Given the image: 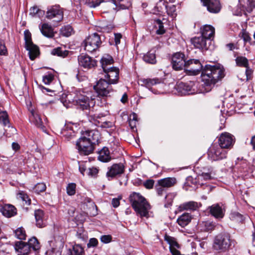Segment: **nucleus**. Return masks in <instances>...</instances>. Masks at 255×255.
I'll use <instances>...</instances> for the list:
<instances>
[{
    "mask_svg": "<svg viewBox=\"0 0 255 255\" xmlns=\"http://www.w3.org/2000/svg\"><path fill=\"white\" fill-rule=\"evenodd\" d=\"M184 70L190 75H197L202 71L201 77L206 86V92L211 90L212 87L225 76V70L220 66H203L199 60L190 59L186 61Z\"/></svg>",
    "mask_w": 255,
    "mask_h": 255,
    "instance_id": "1",
    "label": "nucleus"
},
{
    "mask_svg": "<svg viewBox=\"0 0 255 255\" xmlns=\"http://www.w3.org/2000/svg\"><path fill=\"white\" fill-rule=\"evenodd\" d=\"M129 200L138 215L140 217H149L151 206L143 196L138 193L132 192L129 196Z\"/></svg>",
    "mask_w": 255,
    "mask_h": 255,
    "instance_id": "2",
    "label": "nucleus"
},
{
    "mask_svg": "<svg viewBox=\"0 0 255 255\" xmlns=\"http://www.w3.org/2000/svg\"><path fill=\"white\" fill-rule=\"evenodd\" d=\"M97 97L91 92L79 91L75 93L73 102L77 108L82 110H88L95 106Z\"/></svg>",
    "mask_w": 255,
    "mask_h": 255,
    "instance_id": "3",
    "label": "nucleus"
},
{
    "mask_svg": "<svg viewBox=\"0 0 255 255\" xmlns=\"http://www.w3.org/2000/svg\"><path fill=\"white\" fill-rule=\"evenodd\" d=\"M14 248L18 255H38L40 245L37 239L33 237L30 239L27 243L22 241L16 242Z\"/></svg>",
    "mask_w": 255,
    "mask_h": 255,
    "instance_id": "4",
    "label": "nucleus"
},
{
    "mask_svg": "<svg viewBox=\"0 0 255 255\" xmlns=\"http://www.w3.org/2000/svg\"><path fill=\"white\" fill-rule=\"evenodd\" d=\"M236 241L231 238V236L227 233H222L217 235L214 241V248L221 252H226L232 247H234Z\"/></svg>",
    "mask_w": 255,
    "mask_h": 255,
    "instance_id": "5",
    "label": "nucleus"
},
{
    "mask_svg": "<svg viewBox=\"0 0 255 255\" xmlns=\"http://www.w3.org/2000/svg\"><path fill=\"white\" fill-rule=\"evenodd\" d=\"M113 61L111 57L109 59L103 57L101 59L102 67L106 73L105 78L112 84H117L119 80V70L115 67H111V64Z\"/></svg>",
    "mask_w": 255,
    "mask_h": 255,
    "instance_id": "6",
    "label": "nucleus"
},
{
    "mask_svg": "<svg viewBox=\"0 0 255 255\" xmlns=\"http://www.w3.org/2000/svg\"><path fill=\"white\" fill-rule=\"evenodd\" d=\"M101 44L100 36L97 33L90 35L84 41L85 50L89 52H93L97 50Z\"/></svg>",
    "mask_w": 255,
    "mask_h": 255,
    "instance_id": "7",
    "label": "nucleus"
},
{
    "mask_svg": "<svg viewBox=\"0 0 255 255\" xmlns=\"http://www.w3.org/2000/svg\"><path fill=\"white\" fill-rule=\"evenodd\" d=\"M111 84L108 81L101 78L97 82L94 88L100 96L103 97L110 96L111 94L113 92Z\"/></svg>",
    "mask_w": 255,
    "mask_h": 255,
    "instance_id": "8",
    "label": "nucleus"
},
{
    "mask_svg": "<svg viewBox=\"0 0 255 255\" xmlns=\"http://www.w3.org/2000/svg\"><path fill=\"white\" fill-rule=\"evenodd\" d=\"M227 150L220 145L213 144L208 151V158L213 161L221 160L226 158Z\"/></svg>",
    "mask_w": 255,
    "mask_h": 255,
    "instance_id": "9",
    "label": "nucleus"
},
{
    "mask_svg": "<svg viewBox=\"0 0 255 255\" xmlns=\"http://www.w3.org/2000/svg\"><path fill=\"white\" fill-rule=\"evenodd\" d=\"M94 145L86 139L82 137L76 142V148L81 155H87L92 153L94 149Z\"/></svg>",
    "mask_w": 255,
    "mask_h": 255,
    "instance_id": "10",
    "label": "nucleus"
},
{
    "mask_svg": "<svg viewBox=\"0 0 255 255\" xmlns=\"http://www.w3.org/2000/svg\"><path fill=\"white\" fill-rule=\"evenodd\" d=\"M46 17L53 22H58L63 18V12L59 5H53L48 8Z\"/></svg>",
    "mask_w": 255,
    "mask_h": 255,
    "instance_id": "11",
    "label": "nucleus"
},
{
    "mask_svg": "<svg viewBox=\"0 0 255 255\" xmlns=\"http://www.w3.org/2000/svg\"><path fill=\"white\" fill-rule=\"evenodd\" d=\"M186 61L185 55L183 53L177 52L173 54L172 57V67L175 70L184 69Z\"/></svg>",
    "mask_w": 255,
    "mask_h": 255,
    "instance_id": "12",
    "label": "nucleus"
},
{
    "mask_svg": "<svg viewBox=\"0 0 255 255\" xmlns=\"http://www.w3.org/2000/svg\"><path fill=\"white\" fill-rule=\"evenodd\" d=\"M78 60L79 65L86 69H91L97 65V61L86 54H80Z\"/></svg>",
    "mask_w": 255,
    "mask_h": 255,
    "instance_id": "13",
    "label": "nucleus"
},
{
    "mask_svg": "<svg viewBox=\"0 0 255 255\" xmlns=\"http://www.w3.org/2000/svg\"><path fill=\"white\" fill-rule=\"evenodd\" d=\"M108 169L109 170L106 174L107 177L113 178L124 173L125 166L122 163H116L112 165Z\"/></svg>",
    "mask_w": 255,
    "mask_h": 255,
    "instance_id": "14",
    "label": "nucleus"
},
{
    "mask_svg": "<svg viewBox=\"0 0 255 255\" xmlns=\"http://www.w3.org/2000/svg\"><path fill=\"white\" fill-rule=\"evenodd\" d=\"M192 44L195 47L203 50H207L211 43L209 40L202 35L199 37H195L191 40Z\"/></svg>",
    "mask_w": 255,
    "mask_h": 255,
    "instance_id": "15",
    "label": "nucleus"
},
{
    "mask_svg": "<svg viewBox=\"0 0 255 255\" xmlns=\"http://www.w3.org/2000/svg\"><path fill=\"white\" fill-rule=\"evenodd\" d=\"M234 143L233 136L228 132L222 133L219 138V143L222 147L228 149L231 148Z\"/></svg>",
    "mask_w": 255,
    "mask_h": 255,
    "instance_id": "16",
    "label": "nucleus"
},
{
    "mask_svg": "<svg viewBox=\"0 0 255 255\" xmlns=\"http://www.w3.org/2000/svg\"><path fill=\"white\" fill-rule=\"evenodd\" d=\"M208 209H209L210 213L215 218L222 219L225 215V209L222 204L219 203L215 204L210 206Z\"/></svg>",
    "mask_w": 255,
    "mask_h": 255,
    "instance_id": "17",
    "label": "nucleus"
},
{
    "mask_svg": "<svg viewBox=\"0 0 255 255\" xmlns=\"http://www.w3.org/2000/svg\"><path fill=\"white\" fill-rule=\"evenodd\" d=\"M204 6L207 7L208 10L212 13H218L221 8V3L219 0H201Z\"/></svg>",
    "mask_w": 255,
    "mask_h": 255,
    "instance_id": "18",
    "label": "nucleus"
},
{
    "mask_svg": "<svg viewBox=\"0 0 255 255\" xmlns=\"http://www.w3.org/2000/svg\"><path fill=\"white\" fill-rule=\"evenodd\" d=\"M82 135L81 137L86 139L88 141L94 144L98 143L99 140L100 133L98 130H87L83 131Z\"/></svg>",
    "mask_w": 255,
    "mask_h": 255,
    "instance_id": "19",
    "label": "nucleus"
},
{
    "mask_svg": "<svg viewBox=\"0 0 255 255\" xmlns=\"http://www.w3.org/2000/svg\"><path fill=\"white\" fill-rule=\"evenodd\" d=\"M103 116L100 115L94 114L89 116V120L96 126L103 128H108L112 127V123L109 122H103Z\"/></svg>",
    "mask_w": 255,
    "mask_h": 255,
    "instance_id": "20",
    "label": "nucleus"
},
{
    "mask_svg": "<svg viewBox=\"0 0 255 255\" xmlns=\"http://www.w3.org/2000/svg\"><path fill=\"white\" fill-rule=\"evenodd\" d=\"M30 120L38 128L44 130L45 127L39 113L36 110H31Z\"/></svg>",
    "mask_w": 255,
    "mask_h": 255,
    "instance_id": "21",
    "label": "nucleus"
},
{
    "mask_svg": "<svg viewBox=\"0 0 255 255\" xmlns=\"http://www.w3.org/2000/svg\"><path fill=\"white\" fill-rule=\"evenodd\" d=\"M141 83V86H144L149 89H151L152 86L160 84L163 82V80L161 78H141L140 79Z\"/></svg>",
    "mask_w": 255,
    "mask_h": 255,
    "instance_id": "22",
    "label": "nucleus"
},
{
    "mask_svg": "<svg viewBox=\"0 0 255 255\" xmlns=\"http://www.w3.org/2000/svg\"><path fill=\"white\" fill-rule=\"evenodd\" d=\"M2 215L6 217L10 218L16 214V209L10 204H5L0 209Z\"/></svg>",
    "mask_w": 255,
    "mask_h": 255,
    "instance_id": "23",
    "label": "nucleus"
},
{
    "mask_svg": "<svg viewBox=\"0 0 255 255\" xmlns=\"http://www.w3.org/2000/svg\"><path fill=\"white\" fill-rule=\"evenodd\" d=\"M112 1L116 5L114 9L117 10L128 9L131 5L129 0H112Z\"/></svg>",
    "mask_w": 255,
    "mask_h": 255,
    "instance_id": "24",
    "label": "nucleus"
},
{
    "mask_svg": "<svg viewBox=\"0 0 255 255\" xmlns=\"http://www.w3.org/2000/svg\"><path fill=\"white\" fill-rule=\"evenodd\" d=\"M25 48L28 51L29 58L31 60H33L39 55V50L37 46L31 43L25 46Z\"/></svg>",
    "mask_w": 255,
    "mask_h": 255,
    "instance_id": "25",
    "label": "nucleus"
},
{
    "mask_svg": "<svg viewBox=\"0 0 255 255\" xmlns=\"http://www.w3.org/2000/svg\"><path fill=\"white\" fill-rule=\"evenodd\" d=\"M201 33L203 36L210 40L214 36L215 28L210 25H205L202 29Z\"/></svg>",
    "mask_w": 255,
    "mask_h": 255,
    "instance_id": "26",
    "label": "nucleus"
},
{
    "mask_svg": "<svg viewBox=\"0 0 255 255\" xmlns=\"http://www.w3.org/2000/svg\"><path fill=\"white\" fill-rule=\"evenodd\" d=\"M40 29L42 34L48 38H52L54 36V29L48 23L42 24Z\"/></svg>",
    "mask_w": 255,
    "mask_h": 255,
    "instance_id": "27",
    "label": "nucleus"
},
{
    "mask_svg": "<svg viewBox=\"0 0 255 255\" xmlns=\"http://www.w3.org/2000/svg\"><path fill=\"white\" fill-rule=\"evenodd\" d=\"M34 216L36 221V225L39 228H42L45 226L46 223L44 221V213L41 210L35 211Z\"/></svg>",
    "mask_w": 255,
    "mask_h": 255,
    "instance_id": "28",
    "label": "nucleus"
},
{
    "mask_svg": "<svg viewBox=\"0 0 255 255\" xmlns=\"http://www.w3.org/2000/svg\"><path fill=\"white\" fill-rule=\"evenodd\" d=\"M157 182L160 185L167 189L176 183V179L174 177H167L158 180Z\"/></svg>",
    "mask_w": 255,
    "mask_h": 255,
    "instance_id": "29",
    "label": "nucleus"
},
{
    "mask_svg": "<svg viewBox=\"0 0 255 255\" xmlns=\"http://www.w3.org/2000/svg\"><path fill=\"white\" fill-rule=\"evenodd\" d=\"M191 219V215L189 213H185L178 218L177 223L181 227H184L189 224Z\"/></svg>",
    "mask_w": 255,
    "mask_h": 255,
    "instance_id": "30",
    "label": "nucleus"
},
{
    "mask_svg": "<svg viewBox=\"0 0 255 255\" xmlns=\"http://www.w3.org/2000/svg\"><path fill=\"white\" fill-rule=\"evenodd\" d=\"M200 206H201L200 203L194 201H189L181 204L180 208L185 210H196Z\"/></svg>",
    "mask_w": 255,
    "mask_h": 255,
    "instance_id": "31",
    "label": "nucleus"
},
{
    "mask_svg": "<svg viewBox=\"0 0 255 255\" xmlns=\"http://www.w3.org/2000/svg\"><path fill=\"white\" fill-rule=\"evenodd\" d=\"M98 159L99 160L105 162H108L111 160V157L110 156V151L107 147H104L99 152Z\"/></svg>",
    "mask_w": 255,
    "mask_h": 255,
    "instance_id": "32",
    "label": "nucleus"
},
{
    "mask_svg": "<svg viewBox=\"0 0 255 255\" xmlns=\"http://www.w3.org/2000/svg\"><path fill=\"white\" fill-rule=\"evenodd\" d=\"M176 89L181 95H189L191 88L187 83L180 82L177 85Z\"/></svg>",
    "mask_w": 255,
    "mask_h": 255,
    "instance_id": "33",
    "label": "nucleus"
},
{
    "mask_svg": "<svg viewBox=\"0 0 255 255\" xmlns=\"http://www.w3.org/2000/svg\"><path fill=\"white\" fill-rule=\"evenodd\" d=\"M0 124L2 125L3 126H7L8 128L9 126V120L8 119V115L7 113L5 111H1L0 109Z\"/></svg>",
    "mask_w": 255,
    "mask_h": 255,
    "instance_id": "34",
    "label": "nucleus"
},
{
    "mask_svg": "<svg viewBox=\"0 0 255 255\" xmlns=\"http://www.w3.org/2000/svg\"><path fill=\"white\" fill-rule=\"evenodd\" d=\"M143 60L148 63L154 64L156 62L155 54L152 51H149L143 56Z\"/></svg>",
    "mask_w": 255,
    "mask_h": 255,
    "instance_id": "35",
    "label": "nucleus"
},
{
    "mask_svg": "<svg viewBox=\"0 0 255 255\" xmlns=\"http://www.w3.org/2000/svg\"><path fill=\"white\" fill-rule=\"evenodd\" d=\"M69 52V51L65 50L63 48L57 47L52 50L51 54L53 55L64 58L68 55Z\"/></svg>",
    "mask_w": 255,
    "mask_h": 255,
    "instance_id": "36",
    "label": "nucleus"
},
{
    "mask_svg": "<svg viewBox=\"0 0 255 255\" xmlns=\"http://www.w3.org/2000/svg\"><path fill=\"white\" fill-rule=\"evenodd\" d=\"M83 253H84V249L79 244L74 245L72 249L68 251L69 255H81Z\"/></svg>",
    "mask_w": 255,
    "mask_h": 255,
    "instance_id": "37",
    "label": "nucleus"
},
{
    "mask_svg": "<svg viewBox=\"0 0 255 255\" xmlns=\"http://www.w3.org/2000/svg\"><path fill=\"white\" fill-rule=\"evenodd\" d=\"M155 27L157 28L156 33L161 35L165 32V30L163 26V22L160 19H156L154 20Z\"/></svg>",
    "mask_w": 255,
    "mask_h": 255,
    "instance_id": "38",
    "label": "nucleus"
},
{
    "mask_svg": "<svg viewBox=\"0 0 255 255\" xmlns=\"http://www.w3.org/2000/svg\"><path fill=\"white\" fill-rule=\"evenodd\" d=\"M61 133L68 140L70 139L74 135V132L73 130L71 128H69L68 127H65L63 128Z\"/></svg>",
    "mask_w": 255,
    "mask_h": 255,
    "instance_id": "39",
    "label": "nucleus"
},
{
    "mask_svg": "<svg viewBox=\"0 0 255 255\" xmlns=\"http://www.w3.org/2000/svg\"><path fill=\"white\" fill-rule=\"evenodd\" d=\"M236 62L238 66L247 67L249 66L248 60L244 56H238L236 59Z\"/></svg>",
    "mask_w": 255,
    "mask_h": 255,
    "instance_id": "40",
    "label": "nucleus"
},
{
    "mask_svg": "<svg viewBox=\"0 0 255 255\" xmlns=\"http://www.w3.org/2000/svg\"><path fill=\"white\" fill-rule=\"evenodd\" d=\"M230 218L232 221L237 222H242L244 220L243 216L236 212L231 213L230 215Z\"/></svg>",
    "mask_w": 255,
    "mask_h": 255,
    "instance_id": "41",
    "label": "nucleus"
},
{
    "mask_svg": "<svg viewBox=\"0 0 255 255\" xmlns=\"http://www.w3.org/2000/svg\"><path fill=\"white\" fill-rule=\"evenodd\" d=\"M15 237L20 240H25L26 238V234L24 229L21 227L16 229L14 231Z\"/></svg>",
    "mask_w": 255,
    "mask_h": 255,
    "instance_id": "42",
    "label": "nucleus"
},
{
    "mask_svg": "<svg viewBox=\"0 0 255 255\" xmlns=\"http://www.w3.org/2000/svg\"><path fill=\"white\" fill-rule=\"evenodd\" d=\"M103 2L104 0H86L85 3L89 7L94 8L98 6Z\"/></svg>",
    "mask_w": 255,
    "mask_h": 255,
    "instance_id": "43",
    "label": "nucleus"
},
{
    "mask_svg": "<svg viewBox=\"0 0 255 255\" xmlns=\"http://www.w3.org/2000/svg\"><path fill=\"white\" fill-rule=\"evenodd\" d=\"M76 185L74 183H69L66 187L67 193L69 196L74 195L76 193Z\"/></svg>",
    "mask_w": 255,
    "mask_h": 255,
    "instance_id": "44",
    "label": "nucleus"
},
{
    "mask_svg": "<svg viewBox=\"0 0 255 255\" xmlns=\"http://www.w3.org/2000/svg\"><path fill=\"white\" fill-rule=\"evenodd\" d=\"M167 14L170 16L172 18L176 17L177 13L176 12V6L175 5L167 6L166 8Z\"/></svg>",
    "mask_w": 255,
    "mask_h": 255,
    "instance_id": "45",
    "label": "nucleus"
},
{
    "mask_svg": "<svg viewBox=\"0 0 255 255\" xmlns=\"http://www.w3.org/2000/svg\"><path fill=\"white\" fill-rule=\"evenodd\" d=\"M73 28L70 25L65 26L61 29V33L63 36L68 37L71 35Z\"/></svg>",
    "mask_w": 255,
    "mask_h": 255,
    "instance_id": "46",
    "label": "nucleus"
},
{
    "mask_svg": "<svg viewBox=\"0 0 255 255\" xmlns=\"http://www.w3.org/2000/svg\"><path fill=\"white\" fill-rule=\"evenodd\" d=\"M214 178L212 172L211 171L205 172H203L201 174L198 175V179L209 180Z\"/></svg>",
    "mask_w": 255,
    "mask_h": 255,
    "instance_id": "47",
    "label": "nucleus"
},
{
    "mask_svg": "<svg viewBox=\"0 0 255 255\" xmlns=\"http://www.w3.org/2000/svg\"><path fill=\"white\" fill-rule=\"evenodd\" d=\"M165 240L166 241L168 242V243L170 245V248L175 247L178 248H179V245L178 244V243L175 241L174 238L166 236L165 237Z\"/></svg>",
    "mask_w": 255,
    "mask_h": 255,
    "instance_id": "48",
    "label": "nucleus"
},
{
    "mask_svg": "<svg viewBox=\"0 0 255 255\" xmlns=\"http://www.w3.org/2000/svg\"><path fill=\"white\" fill-rule=\"evenodd\" d=\"M167 2L163 0H160L157 3L155 8L159 12H162L167 8Z\"/></svg>",
    "mask_w": 255,
    "mask_h": 255,
    "instance_id": "49",
    "label": "nucleus"
},
{
    "mask_svg": "<svg viewBox=\"0 0 255 255\" xmlns=\"http://www.w3.org/2000/svg\"><path fill=\"white\" fill-rule=\"evenodd\" d=\"M46 185L43 183H37L34 188V191L37 193L39 194L40 192H42L46 190Z\"/></svg>",
    "mask_w": 255,
    "mask_h": 255,
    "instance_id": "50",
    "label": "nucleus"
},
{
    "mask_svg": "<svg viewBox=\"0 0 255 255\" xmlns=\"http://www.w3.org/2000/svg\"><path fill=\"white\" fill-rule=\"evenodd\" d=\"M44 11L40 10L37 6H33L30 9V14L32 16H34L36 14L43 15Z\"/></svg>",
    "mask_w": 255,
    "mask_h": 255,
    "instance_id": "51",
    "label": "nucleus"
},
{
    "mask_svg": "<svg viewBox=\"0 0 255 255\" xmlns=\"http://www.w3.org/2000/svg\"><path fill=\"white\" fill-rule=\"evenodd\" d=\"M76 237L78 239L83 241H86L88 239V236L86 233L82 230H79L76 234Z\"/></svg>",
    "mask_w": 255,
    "mask_h": 255,
    "instance_id": "52",
    "label": "nucleus"
},
{
    "mask_svg": "<svg viewBox=\"0 0 255 255\" xmlns=\"http://www.w3.org/2000/svg\"><path fill=\"white\" fill-rule=\"evenodd\" d=\"M54 79V76L52 74H48L43 76L42 81L45 84H50Z\"/></svg>",
    "mask_w": 255,
    "mask_h": 255,
    "instance_id": "53",
    "label": "nucleus"
},
{
    "mask_svg": "<svg viewBox=\"0 0 255 255\" xmlns=\"http://www.w3.org/2000/svg\"><path fill=\"white\" fill-rule=\"evenodd\" d=\"M156 192L159 196H162L166 192V189L157 183L155 185Z\"/></svg>",
    "mask_w": 255,
    "mask_h": 255,
    "instance_id": "54",
    "label": "nucleus"
},
{
    "mask_svg": "<svg viewBox=\"0 0 255 255\" xmlns=\"http://www.w3.org/2000/svg\"><path fill=\"white\" fill-rule=\"evenodd\" d=\"M25 46L33 43L31 40V33L28 30H25L24 32Z\"/></svg>",
    "mask_w": 255,
    "mask_h": 255,
    "instance_id": "55",
    "label": "nucleus"
},
{
    "mask_svg": "<svg viewBox=\"0 0 255 255\" xmlns=\"http://www.w3.org/2000/svg\"><path fill=\"white\" fill-rule=\"evenodd\" d=\"M200 179L198 178H194L192 176H189L187 178L186 184L189 186H192V185H197L198 184H200L198 183Z\"/></svg>",
    "mask_w": 255,
    "mask_h": 255,
    "instance_id": "56",
    "label": "nucleus"
},
{
    "mask_svg": "<svg viewBox=\"0 0 255 255\" xmlns=\"http://www.w3.org/2000/svg\"><path fill=\"white\" fill-rule=\"evenodd\" d=\"M98 171V169L96 167H89L87 169V174L89 176L95 177L97 175Z\"/></svg>",
    "mask_w": 255,
    "mask_h": 255,
    "instance_id": "57",
    "label": "nucleus"
},
{
    "mask_svg": "<svg viewBox=\"0 0 255 255\" xmlns=\"http://www.w3.org/2000/svg\"><path fill=\"white\" fill-rule=\"evenodd\" d=\"M88 163L86 161V162H81L80 163H79V171L80 172H81V173L84 175V172L86 171L87 172V164Z\"/></svg>",
    "mask_w": 255,
    "mask_h": 255,
    "instance_id": "58",
    "label": "nucleus"
},
{
    "mask_svg": "<svg viewBox=\"0 0 255 255\" xmlns=\"http://www.w3.org/2000/svg\"><path fill=\"white\" fill-rule=\"evenodd\" d=\"M19 198H20L23 201H24L26 204L29 205L30 204L31 200L29 198L28 195L25 194L23 192H21L19 193Z\"/></svg>",
    "mask_w": 255,
    "mask_h": 255,
    "instance_id": "59",
    "label": "nucleus"
},
{
    "mask_svg": "<svg viewBox=\"0 0 255 255\" xmlns=\"http://www.w3.org/2000/svg\"><path fill=\"white\" fill-rule=\"evenodd\" d=\"M7 54V51L4 42L0 40V55H6Z\"/></svg>",
    "mask_w": 255,
    "mask_h": 255,
    "instance_id": "60",
    "label": "nucleus"
},
{
    "mask_svg": "<svg viewBox=\"0 0 255 255\" xmlns=\"http://www.w3.org/2000/svg\"><path fill=\"white\" fill-rule=\"evenodd\" d=\"M241 34H242V38L244 39L245 41L248 42L251 40V38L249 35V33L246 31L245 30H242Z\"/></svg>",
    "mask_w": 255,
    "mask_h": 255,
    "instance_id": "61",
    "label": "nucleus"
},
{
    "mask_svg": "<svg viewBox=\"0 0 255 255\" xmlns=\"http://www.w3.org/2000/svg\"><path fill=\"white\" fill-rule=\"evenodd\" d=\"M101 241L105 244H107L111 242L112 237L110 235H103L101 237Z\"/></svg>",
    "mask_w": 255,
    "mask_h": 255,
    "instance_id": "62",
    "label": "nucleus"
},
{
    "mask_svg": "<svg viewBox=\"0 0 255 255\" xmlns=\"http://www.w3.org/2000/svg\"><path fill=\"white\" fill-rule=\"evenodd\" d=\"M98 243V241L97 239L96 238H91L89 240V243L87 244V247L88 248L90 247H94L97 246Z\"/></svg>",
    "mask_w": 255,
    "mask_h": 255,
    "instance_id": "63",
    "label": "nucleus"
},
{
    "mask_svg": "<svg viewBox=\"0 0 255 255\" xmlns=\"http://www.w3.org/2000/svg\"><path fill=\"white\" fill-rule=\"evenodd\" d=\"M154 183V182L153 180H147L144 183V186L147 189H151L153 187Z\"/></svg>",
    "mask_w": 255,
    "mask_h": 255,
    "instance_id": "64",
    "label": "nucleus"
}]
</instances>
